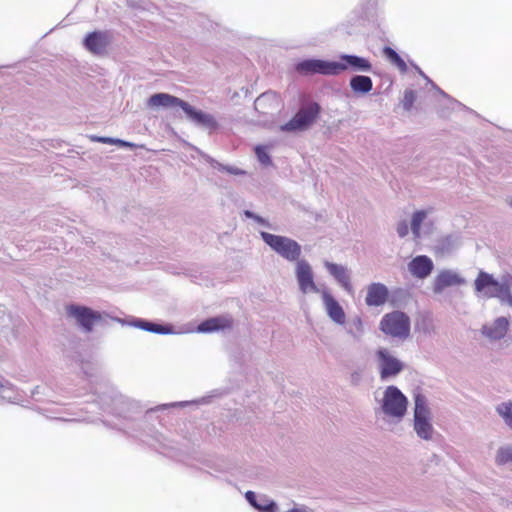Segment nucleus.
<instances>
[{
    "label": "nucleus",
    "instance_id": "nucleus-1",
    "mask_svg": "<svg viewBox=\"0 0 512 512\" xmlns=\"http://www.w3.org/2000/svg\"><path fill=\"white\" fill-rule=\"evenodd\" d=\"M147 105L152 108L158 107H180L186 115L194 122L201 124L209 129H216L218 124L214 117L202 111L195 110L191 105L182 99L167 93L153 94L147 101Z\"/></svg>",
    "mask_w": 512,
    "mask_h": 512
},
{
    "label": "nucleus",
    "instance_id": "nucleus-2",
    "mask_svg": "<svg viewBox=\"0 0 512 512\" xmlns=\"http://www.w3.org/2000/svg\"><path fill=\"white\" fill-rule=\"evenodd\" d=\"M511 283V276L504 278L500 283L495 280L492 275L480 271L474 282V285L475 290L478 292H483L486 297L500 298L502 301H506L510 306H512V295L510 293Z\"/></svg>",
    "mask_w": 512,
    "mask_h": 512
},
{
    "label": "nucleus",
    "instance_id": "nucleus-3",
    "mask_svg": "<svg viewBox=\"0 0 512 512\" xmlns=\"http://www.w3.org/2000/svg\"><path fill=\"white\" fill-rule=\"evenodd\" d=\"M379 328L388 336L404 340L410 335V319L404 312L392 311L382 317Z\"/></svg>",
    "mask_w": 512,
    "mask_h": 512
},
{
    "label": "nucleus",
    "instance_id": "nucleus-4",
    "mask_svg": "<svg viewBox=\"0 0 512 512\" xmlns=\"http://www.w3.org/2000/svg\"><path fill=\"white\" fill-rule=\"evenodd\" d=\"M261 236L266 244L287 260L294 261L300 256L301 248L296 241L268 232H262Z\"/></svg>",
    "mask_w": 512,
    "mask_h": 512
},
{
    "label": "nucleus",
    "instance_id": "nucleus-5",
    "mask_svg": "<svg viewBox=\"0 0 512 512\" xmlns=\"http://www.w3.org/2000/svg\"><path fill=\"white\" fill-rule=\"evenodd\" d=\"M414 429L422 439H431L433 427L430 423V411L426 405L425 397L420 394L415 397Z\"/></svg>",
    "mask_w": 512,
    "mask_h": 512
},
{
    "label": "nucleus",
    "instance_id": "nucleus-6",
    "mask_svg": "<svg viewBox=\"0 0 512 512\" xmlns=\"http://www.w3.org/2000/svg\"><path fill=\"white\" fill-rule=\"evenodd\" d=\"M320 106L312 103L307 107L301 108L293 118L280 127L281 131L295 132L306 130L318 117Z\"/></svg>",
    "mask_w": 512,
    "mask_h": 512
},
{
    "label": "nucleus",
    "instance_id": "nucleus-7",
    "mask_svg": "<svg viewBox=\"0 0 512 512\" xmlns=\"http://www.w3.org/2000/svg\"><path fill=\"white\" fill-rule=\"evenodd\" d=\"M407 403V398L397 387L389 386L384 394L382 408L385 414L401 418L406 413Z\"/></svg>",
    "mask_w": 512,
    "mask_h": 512
},
{
    "label": "nucleus",
    "instance_id": "nucleus-8",
    "mask_svg": "<svg viewBox=\"0 0 512 512\" xmlns=\"http://www.w3.org/2000/svg\"><path fill=\"white\" fill-rule=\"evenodd\" d=\"M333 68L335 75L342 73L345 70H352L354 72H369L372 69L371 62L363 57L356 55H342L339 61H333Z\"/></svg>",
    "mask_w": 512,
    "mask_h": 512
},
{
    "label": "nucleus",
    "instance_id": "nucleus-9",
    "mask_svg": "<svg viewBox=\"0 0 512 512\" xmlns=\"http://www.w3.org/2000/svg\"><path fill=\"white\" fill-rule=\"evenodd\" d=\"M66 311L68 316L74 317L86 332L92 331L94 323L101 319L98 312L85 306L69 305L66 307Z\"/></svg>",
    "mask_w": 512,
    "mask_h": 512
},
{
    "label": "nucleus",
    "instance_id": "nucleus-10",
    "mask_svg": "<svg viewBox=\"0 0 512 512\" xmlns=\"http://www.w3.org/2000/svg\"><path fill=\"white\" fill-rule=\"evenodd\" d=\"M377 357L380 366V376L386 379L395 376L403 369V364L394 356H392L387 349L381 348L377 351Z\"/></svg>",
    "mask_w": 512,
    "mask_h": 512
},
{
    "label": "nucleus",
    "instance_id": "nucleus-11",
    "mask_svg": "<svg viewBox=\"0 0 512 512\" xmlns=\"http://www.w3.org/2000/svg\"><path fill=\"white\" fill-rule=\"evenodd\" d=\"M296 70L299 73L308 74H323L335 75L333 68V61L324 60H305L297 64Z\"/></svg>",
    "mask_w": 512,
    "mask_h": 512
},
{
    "label": "nucleus",
    "instance_id": "nucleus-12",
    "mask_svg": "<svg viewBox=\"0 0 512 512\" xmlns=\"http://www.w3.org/2000/svg\"><path fill=\"white\" fill-rule=\"evenodd\" d=\"M299 287L303 293L317 292L310 265L306 261H299L296 269Z\"/></svg>",
    "mask_w": 512,
    "mask_h": 512
},
{
    "label": "nucleus",
    "instance_id": "nucleus-13",
    "mask_svg": "<svg viewBox=\"0 0 512 512\" xmlns=\"http://www.w3.org/2000/svg\"><path fill=\"white\" fill-rule=\"evenodd\" d=\"M389 298V290L382 283H372L367 287L365 302L368 306H382Z\"/></svg>",
    "mask_w": 512,
    "mask_h": 512
},
{
    "label": "nucleus",
    "instance_id": "nucleus-14",
    "mask_svg": "<svg viewBox=\"0 0 512 512\" xmlns=\"http://www.w3.org/2000/svg\"><path fill=\"white\" fill-rule=\"evenodd\" d=\"M433 268V261L425 255L416 256L408 264L410 273L419 279L428 277L431 274Z\"/></svg>",
    "mask_w": 512,
    "mask_h": 512
},
{
    "label": "nucleus",
    "instance_id": "nucleus-15",
    "mask_svg": "<svg viewBox=\"0 0 512 512\" xmlns=\"http://www.w3.org/2000/svg\"><path fill=\"white\" fill-rule=\"evenodd\" d=\"M108 43L109 36L106 32H91L84 39L85 48L94 54L104 53Z\"/></svg>",
    "mask_w": 512,
    "mask_h": 512
},
{
    "label": "nucleus",
    "instance_id": "nucleus-16",
    "mask_svg": "<svg viewBox=\"0 0 512 512\" xmlns=\"http://www.w3.org/2000/svg\"><path fill=\"white\" fill-rule=\"evenodd\" d=\"M464 283V280L456 273L443 270L435 278L433 284V291L441 293L445 288L451 286H458Z\"/></svg>",
    "mask_w": 512,
    "mask_h": 512
},
{
    "label": "nucleus",
    "instance_id": "nucleus-17",
    "mask_svg": "<svg viewBox=\"0 0 512 512\" xmlns=\"http://www.w3.org/2000/svg\"><path fill=\"white\" fill-rule=\"evenodd\" d=\"M322 298L329 317L338 324H344L345 312L337 300L328 292H323Z\"/></svg>",
    "mask_w": 512,
    "mask_h": 512
},
{
    "label": "nucleus",
    "instance_id": "nucleus-18",
    "mask_svg": "<svg viewBox=\"0 0 512 512\" xmlns=\"http://www.w3.org/2000/svg\"><path fill=\"white\" fill-rule=\"evenodd\" d=\"M508 326V320L505 317H500L491 326H484L482 333L492 340H498L505 336Z\"/></svg>",
    "mask_w": 512,
    "mask_h": 512
},
{
    "label": "nucleus",
    "instance_id": "nucleus-19",
    "mask_svg": "<svg viewBox=\"0 0 512 512\" xmlns=\"http://www.w3.org/2000/svg\"><path fill=\"white\" fill-rule=\"evenodd\" d=\"M329 273L341 284L347 291H352L350 276L345 267L334 263H326Z\"/></svg>",
    "mask_w": 512,
    "mask_h": 512
},
{
    "label": "nucleus",
    "instance_id": "nucleus-20",
    "mask_svg": "<svg viewBox=\"0 0 512 512\" xmlns=\"http://www.w3.org/2000/svg\"><path fill=\"white\" fill-rule=\"evenodd\" d=\"M350 87L355 93L366 94L373 88V82L370 77L357 75L350 79Z\"/></svg>",
    "mask_w": 512,
    "mask_h": 512
},
{
    "label": "nucleus",
    "instance_id": "nucleus-21",
    "mask_svg": "<svg viewBox=\"0 0 512 512\" xmlns=\"http://www.w3.org/2000/svg\"><path fill=\"white\" fill-rule=\"evenodd\" d=\"M231 322L224 318H210L198 326L200 332H213L219 329L230 327Z\"/></svg>",
    "mask_w": 512,
    "mask_h": 512
},
{
    "label": "nucleus",
    "instance_id": "nucleus-22",
    "mask_svg": "<svg viewBox=\"0 0 512 512\" xmlns=\"http://www.w3.org/2000/svg\"><path fill=\"white\" fill-rule=\"evenodd\" d=\"M275 104V108L279 105V100L274 94H262L260 95L256 101H255V109L259 111L262 114H268L269 112L266 111L267 106L271 104Z\"/></svg>",
    "mask_w": 512,
    "mask_h": 512
},
{
    "label": "nucleus",
    "instance_id": "nucleus-23",
    "mask_svg": "<svg viewBox=\"0 0 512 512\" xmlns=\"http://www.w3.org/2000/svg\"><path fill=\"white\" fill-rule=\"evenodd\" d=\"M383 54L388 59V61L394 66H396L401 72L407 71V65L405 61L398 55V53L394 49H392L391 47H384Z\"/></svg>",
    "mask_w": 512,
    "mask_h": 512
},
{
    "label": "nucleus",
    "instance_id": "nucleus-24",
    "mask_svg": "<svg viewBox=\"0 0 512 512\" xmlns=\"http://www.w3.org/2000/svg\"><path fill=\"white\" fill-rule=\"evenodd\" d=\"M246 499L252 506L262 512H275L277 509L276 504L273 501H266L267 503L265 505L258 504L256 494L252 491H248L246 493Z\"/></svg>",
    "mask_w": 512,
    "mask_h": 512
},
{
    "label": "nucleus",
    "instance_id": "nucleus-25",
    "mask_svg": "<svg viewBox=\"0 0 512 512\" xmlns=\"http://www.w3.org/2000/svg\"><path fill=\"white\" fill-rule=\"evenodd\" d=\"M496 410L498 414L503 418L506 425L512 429V403H501L497 406Z\"/></svg>",
    "mask_w": 512,
    "mask_h": 512
},
{
    "label": "nucleus",
    "instance_id": "nucleus-26",
    "mask_svg": "<svg viewBox=\"0 0 512 512\" xmlns=\"http://www.w3.org/2000/svg\"><path fill=\"white\" fill-rule=\"evenodd\" d=\"M425 218H426V212L423 210L416 211L413 214L412 222H411V229L416 238H418L420 236L421 224Z\"/></svg>",
    "mask_w": 512,
    "mask_h": 512
},
{
    "label": "nucleus",
    "instance_id": "nucleus-27",
    "mask_svg": "<svg viewBox=\"0 0 512 512\" xmlns=\"http://www.w3.org/2000/svg\"><path fill=\"white\" fill-rule=\"evenodd\" d=\"M512 460V447H501L496 454V463L504 465Z\"/></svg>",
    "mask_w": 512,
    "mask_h": 512
},
{
    "label": "nucleus",
    "instance_id": "nucleus-28",
    "mask_svg": "<svg viewBox=\"0 0 512 512\" xmlns=\"http://www.w3.org/2000/svg\"><path fill=\"white\" fill-rule=\"evenodd\" d=\"M141 327L149 332L165 334L169 332V329L165 326L151 323V322H143Z\"/></svg>",
    "mask_w": 512,
    "mask_h": 512
},
{
    "label": "nucleus",
    "instance_id": "nucleus-29",
    "mask_svg": "<svg viewBox=\"0 0 512 512\" xmlns=\"http://www.w3.org/2000/svg\"><path fill=\"white\" fill-rule=\"evenodd\" d=\"M255 154H256L258 160L262 164H264V165L271 164V158L268 155V153L266 152L265 147H263V146H256L255 147Z\"/></svg>",
    "mask_w": 512,
    "mask_h": 512
},
{
    "label": "nucleus",
    "instance_id": "nucleus-30",
    "mask_svg": "<svg viewBox=\"0 0 512 512\" xmlns=\"http://www.w3.org/2000/svg\"><path fill=\"white\" fill-rule=\"evenodd\" d=\"M93 140L104 144H117L125 147L131 146V144L128 142H125L123 140H115L109 137H93Z\"/></svg>",
    "mask_w": 512,
    "mask_h": 512
},
{
    "label": "nucleus",
    "instance_id": "nucleus-31",
    "mask_svg": "<svg viewBox=\"0 0 512 512\" xmlns=\"http://www.w3.org/2000/svg\"><path fill=\"white\" fill-rule=\"evenodd\" d=\"M352 326L355 328V331H356V334H354L355 337H357L363 333V323L359 317L355 318L352 321Z\"/></svg>",
    "mask_w": 512,
    "mask_h": 512
},
{
    "label": "nucleus",
    "instance_id": "nucleus-32",
    "mask_svg": "<svg viewBox=\"0 0 512 512\" xmlns=\"http://www.w3.org/2000/svg\"><path fill=\"white\" fill-rule=\"evenodd\" d=\"M397 232L400 237L406 236L409 232L408 224L405 221L400 222L397 225Z\"/></svg>",
    "mask_w": 512,
    "mask_h": 512
},
{
    "label": "nucleus",
    "instance_id": "nucleus-33",
    "mask_svg": "<svg viewBox=\"0 0 512 512\" xmlns=\"http://www.w3.org/2000/svg\"><path fill=\"white\" fill-rule=\"evenodd\" d=\"M408 97H410V100H411V101H413L414 94H413V92H412V91L407 92V93L405 94V98H408Z\"/></svg>",
    "mask_w": 512,
    "mask_h": 512
},
{
    "label": "nucleus",
    "instance_id": "nucleus-34",
    "mask_svg": "<svg viewBox=\"0 0 512 512\" xmlns=\"http://www.w3.org/2000/svg\"><path fill=\"white\" fill-rule=\"evenodd\" d=\"M266 501H269V500L268 499H261V501L258 502V504L265 505L267 503Z\"/></svg>",
    "mask_w": 512,
    "mask_h": 512
},
{
    "label": "nucleus",
    "instance_id": "nucleus-35",
    "mask_svg": "<svg viewBox=\"0 0 512 512\" xmlns=\"http://www.w3.org/2000/svg\"><path fill=\"white\" fill-rule=\"evenodd\" d=\"M231 173H234V174H240V173H243L242 171H238V170H229Z\"/></svg>",
    "mask_w": 512,
    "mask_h": 512
},
{
    "label": "nucleus",
    "instance_id": "nucleus-36",
    "mask_svg": "<svg viewBox=\"0 0 512 512\" xmlns=\"http://www.w3.org/2000/svg\"><path fill=\"white\" fill-rule=\"evenodd\" d=\"M246 215L249 216V217L252 216V214L249 211L246 212Z\"/></svg>",
    "mask_w": 512,
    "mask_h": 512
}]
</instances>
